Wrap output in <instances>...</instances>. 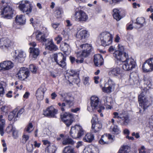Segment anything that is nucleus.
Instances as JSON below:
<instances>
[{"mask_svg": "<svg viewBox=\"0 0 153 153\" xmlns=\"http://www.w3.org/2000/svg\"><path fill=\"white\" fill-rule=\"evenodd\" d=\"M18 7L21 11L28 14L31 12L32 6L29 1L24 0L19 2Z\"/></svg>", "mask_w": 153, "mask_h": 153, "instance_id": "obj_6", "label": "nucleus"}, {"mask_svg": "<svg viewBox=\"0 0 153 153\" xmlns=\"http://www.w3.org/2000/svg\"><path fill=\"white\" fill-rule=\"evenodd\" d=\"M61 96L64 99V101L69 106L73 105L74 99V97L71 95V94L65 93L63 95H62Z\"/></svg>", "mask_w": 153, "mask_h": 153, "instance_id": "obj_20", "label": "nucleus"}, {"mask_svg": "<svg viewBox=\"0 0 153 153\" xmlns=\"http://www.w3.org/2000/svg\"><path fill=\"white\" fill-rule=\"evenodd\" d=\"M63 153H74V149L69 146L65 147L63 151Z\"/></svg>", "mask_w": 153, "mask_h": 153, "instance_id": "obj_44", "label": "nucleus"}, {"mask_svg": "<svg viewBox=\"0 0 153 153\" xmlns=\"http://www.w3.org/2000/svg\"><path fill=\"white\" fill-rule=\"evenodd\" d=\"M89 34L88 31L82 30L77 31L76 37L78 39L84 41L89 37Z\"/></svg>", "mask_w": 153, "mask_h": 153, "instance_id": "obj_18", "label": "nucleus"}, {"mask_svg": "<svg viewBox=\"0 0 153 153\" xmlns=\"http://www.w3.org/2000/svg\"><path fill=\"white\" fill-rule=\"evenodd\" d=\"M56 149V146L53 144L47 146L45 149V153H54Z\"/></svg>", "mask_w": 153, "mask_h": 153, "instance_id": "obj_32", "label": "nucleus"}, {"mask_svg": "<svg viewBox=\"0 0 153 153\" xmlns=\"http://www.w3.org/2000/svg\"><path fill=\"white\" fill-rule=\"evenodd\" d=\"M27 150L28 153H31L33 150V145L31 144L28 145L27 146Z\"/></svg>", "mask_w": 153, "mask_h": 153, "instance_id": "obj_58", "label": "nucleus"}, {"mask_svg": "<svg viewBox=\"0 0 153 153\" xmlns=\"http://www.w3.org/2000/svg\"><path fill=\"white\" fill-rule=\"evenodd\" d=\"M36 40L42 43L46 42L47 39H45L44 35L39 31L38 30L36 32Z\"/></svg>", "mask_w": 153, "mask_h": 153, "instance_id": "obj_31", "label": "nucleus"}, {"mask_svg": "<svg viewBox=\"0 0 153 153\" xmlns=\"http://www.w3.org/2000/svg\"><path fill=\"white\" fill-rule=\"evenodd\" d=\"M145 149L143 146H141L140 148L139 149V153H145Z\"/></svg>", "mask_w": 153, "mask_h": 153, "instance_id": "obj_64", "label": "nucleus"}, {"mask_svg": "<svg viewBox=\"0 0 153 153\" xmlns=\"http://www.w3.org/2000/svg\"><path fill=\"white\" fill-rule=\"evenodd\" d=\"M13 66V63L10 61H3L0 63V71L9 70L12 69Z\"/></svg>", "mask_w": 153, "mask_h": 153, "instance_id": "obj_16", "label": "nucleus"}, {"mask_svg": "<svg viewBox=\"0 0 153 153\" xmlns=\"http://www.w3.org/2000/svg\"><path fill=\"white\" fill-rule=\"evenodd\" d=\"M126 57L124 60L122 61L123 62V69L125 71H129L134 68L136 66V63L132 58H128Z\"/></svg>", "mask_w": 153, "mask_h": 153, "instance_id": "obj_5", "label": "nucleus"}, {"mask_svg": "<svg viewBox=\"0 0 153 153\" xmlns=\"http://www.w3.org/2000/svg\"><path fill=\"white\" fill-rule=\"evenodd\" d=\"M60 25V23L58 22H53L51 23V26L52 28L54 30H57Z\"/></svg>", "mask_w": 153, "mask_h": 153, "instance_id": "obj_55", "label": "nucleus"}, {"mask_svg": "<svg viewBox=\"0 0 153 153\" xmlns=\"http://www.w3.org/2000/svg\"><path fill=\"white\" fill-rule=\"evenodd\" d=\"M22 143H25L29 139V136L28 135L26 134L25 133H24L22 135Z\"/></svg>", "mask_w": 153, "mask_h": 153, "instance_id": "obj_52", "label": "nucleus"}, {"mask_svg": "<svg viewBox=\"0 0 153 153\" xmlns=\"http://www.w3.org/2000/svg\"><path fill=\"white\" fill-rule=\"evenodd\" d=\"M14 42L7 38H2L0 40V49L6 52L12 48Z\"/></svg>", "mask_w": 153, "mask_h": 153, "instance_id": "obj_4", "label": "nucleus"}, {"mask_svg": "<svg viewBox=\"0 0 153 153\" xmlns=\"http://www.w3.org/2000/svg\"><path fill=\"white\" fill-rule=\"evenodd\" d=\"M102 127V124L99 123H92L91 131L94 133L97 132L101 129Z\"/></svg>", "mask_w": 153, "mask_h": 153, "instance_id": "obj_29", "label": "nucleus"}, {"mask_svg": "<svg viewBox=\"0 0 153 153\" xmlns=\"http://www.w3.org/2000/svg\"><path fill=\"white\" fill-rule=\"evenodd\" d=\"M142 93L138 96V101L140 105L143 107L145 110L149 107L150 104V99L147 97L146 96L143 95Z\"/></svg>", "mask_w": 153, "mask_h": 153, "instance_id": "obj_12", "label": "nucleus"}, {"mask_svg": "<svg viewBox=\"0 0 153 153\" xmlns=\"http://www.w3.org/2000/svg\"><path fill=\"white\" fill-rule=\"evenodd\" d=\"M101 45L104 46L111 44L113 41V36L110 32L104 31L101 33L99 36Z\"/></svg>", "mask_w": 153, "mask_h": 153, "instance_id": "obj_1", "label": "nucleus"}, {"mask_svg": "<svg viewBox=\"0 0 153 153\" xmlns=\"http://www.w3.org/2000/svg\"><path fill=\"white\" fill-rule=\"evenodd\" d=\"M73 18L76 22L83 23L88 20V16L85 13L81 10L75 12Z\"/></svg>", "mask_w": 153, "mask_h": 153, "instance_id": "obj_7", "label": "nucleus"}, {"mask_svg": "<svg viewBox=\"0 0 153 153\" xmlns=\"http://www.w3.org/2000/svg\"><path fill=\"white\" fill-rule=\"evenodd\" d=\"M13 136L14 139H16L18 137V131L16 130V129L13 131Z\"/></svg>", "mask_w": 153, "mask_h": 153, "instance_id": "obj_63", "label": "nucleus"}, {"mask_svg": "<svg viewBox=\"0 0 153 153\" xmlns=\"http://www.w3.org/2000/svg\"><path fill=\"white\" fill-rule=\"evenodd\" d=\"M45 46L46 49L50 51H56L58 49V47L54 44L52 39L49 40Z\"/></svg>", "mask_w": 153, "mask_h": 153, "instance_id": "obj_25", "label": "nucleus"}, {"mask_svg": "<svg viewBox=\"0 0 153 153\" xmlns=\"http://www.w3.org/2000/svg\"><path fill=\"white\" fill-rule=\"evenodd\" d=\"M53 59L60 67L63 68L66 66V57L62 53L54 54L53 55Z\"/></svg>", "mask_w": 153, "mask_h": 153, "instance_id": "obj_8", "label": "nucleus"}, {"mask_svg": "<svg viewBox=\"0 0 153 153\" xmlns=\"http://www.w3.org/2000/svg\"><path fill=\"white\" fill-rule=\"evenodd\" d=\"M13 11L12 7L8 5L4 6L3 8L0 10V15L4 16L8 19L12 18L13 14Z\"/></svg>", "mask_w": 153, "mask_h": 153, "instance_id": "obj_9", "label": "nucleus"}, {"mask_svg": "<svg viewBox=\"0 0 153 153\" xmlns=\"http://www.w3.org/2000/svg\"><path fill=\"white\" fill-rule=\"evenodd\" d=\"M63 12V10L61 9L58 8L54 12L55 15L57 18H61Z\"/></svg>", "mask_w": 153, "mask_h": 153, "instance_id": "obj_42", "label": "nucleus"}, {"mask_svg": "<svg viewBox=\"0 0 153 153\" xmlns=\"http://www.w3.org/2000/svg\"><path fill=\"white\" fill-rule=\"evenodd\" d=\"M29 76V72L25 67L21 68L19 70L16 76L21 80H24Z\"/></svg>", "mask_w": 153, "mask_h": 153, "instance_id": "obj_14", "label": "nucleus"}, {"mask_svg": "<svg viewBox=\"0 0 153 153\" xmlns=\"http://www.w3.org/2000/svg\"><path fill=\"white\" fill-rule=\"evenodd\" d=\"M114 117L113 118H117L119 120L121 116H122V114H119V113L117 112H114L113 113Z\"/></svg>", "mask_w": 153, "mask_h": 153, "instance_id": "obj_62", "label": "nucleus"}, {"mask_svg": "<svg viewBox=\"0 0 153 153\" xmlns=\"http://www.w3.org/2000/svg\"><path fill=\"white\" fill-rule=\"evenodd\" d=\"M107 85H108V86L112 87V88H113L114 86V83L112 79H109L108 80L107 83L105 85L106 86Z\"/></svg>", "mask_w": 153, "mask_h": 153, "instance_id": "obj_57", "label": "nucleus"}, {"mask_svg": "<svg viewBox=\"0 0 153 153\" xmlns=\"http://www.w3.org/2000/svg\"><path fill=\"white\" fill-rule=\"evenodd\" d=\"M114 57L117 60L122 62L126 57H128V54L126 53H121L119 51H115L113 53Z\"/></svg>", "mask_w": 153, "mask_h": 153, "instance_id": "obj_23", "label": "nucleus"}, {"mask_svg": "<svg viewBox=\"0 0 153 153\" xmlns=\"http://www.w3.org/2000/svg\"><path fill=\"white\" fill-rule=\"evenodd\" d=\"M5 125V121L2 114L0 115V132L1 136L4 134L3 128Z\"/></svg>", "mask_w": 153, "mask_h": 153, "instance_id": "obj_34", "label": "nucleus"}, {"mask_svg": "<svg viewBox=\"0 0 153 153\" xmlns=\"http://www.w3.org/2000/svg\"><path fill=\"white\" fill-rule=\"evenodd\" d=\"M58 110L53 106H51L47 107L44 111L43 114L48 117H56V115L57 113Z\"/></svg>", "mask_w": 153, "mask_h": 153, "instance_id": "obj_13", "label": "nucleus"}, {"mask_svg": "<svg viewBox=\"0 0 153 153\" xmlns=\"http://www.w3.org/2000/svg\"><path fill=\"white\" fill-rule=\"evenodd\" d=\"M33 126L32 123H29L25 129L27 132L30 133L33 131Z\"/></svg>", "mask_w": 153, "mask_h": 153, "instance_id": "obj_46", "label": "nucleus"}, {"mask_svg": "<svg viewBox=\"0 0 153 153\" xmlns=\"http://www.w3.org/2000/svg\"><path fill=\"white\" fill-rule=\"evenodd\" d=\"M13 56L16 60L21 62L26 56L25 53L21 51L16 50L13 52Z\"/></svg>", "mask_w": 153, "mask_h": 153, "instance_id": "obj_19", "label": "nucleus"}, {"mask_svg": "<svg viewBox=\"0 0 153 153\" xmlns=\"http://www.w3.org/2000/svg\"><path fill=\"white\" fill-rule=\"evenodd\" d=\"M99 103V99L98 97L96 96H93L91 98V106L92 108V110L93 111L94 110L97 108V107H99V109L97 110L98 111L99 113H101L102 110H104L105 107L102 106H98Z\"/></svg>", "mask_w": 153, "mask_h": 153, "instance_id": "obj_11", "label": "nucleus"}, {"mask_svg": "<svg viewBox=\"0 0 153 153\" xmlns=\"http://www.w3.org/2000/svg\"><path fill=\"white\" fill-rule=\"evenodd\" d=\"M118 50H116L117 51H119L121 53H123V54L125 53L124 52V48L123 46L121 44H119L118 45Z\"/></svg>", "mask_w": 153, "mask_h": 153, "instance_id": "obj_60", "label": "nucleus"}, {"mask_svg": "<svg viewBox=\"0 0 153 153\" xmlns=\"http://www.w3.org/2000/svg\"><path fill=\"white\" fill-rule=\"evenodd\" d=\"M26 19L25 15H17L15 18L16 23L20 25H24L26 22Z\"/></svg>", "mask_w": 153, "mask_h": 153, "instance_id": "obj_27", "label": "nucleus"}, {"mask_svg": "<svg viewBox=\"0 0 153 153\" xmlns=\"http://www.w3.org/2000/svg\"><path fill=\"white\" fill-rule=\"evenodd\" d=\"M80 48L82 49V52H79L76 53V57L78 59L81 57H85L89 55L91 49V47L90 45L88 44H83L80 45Z\"/></svg>", "mask_w": 153, "mask_h": 153, "instance_id": "obj_3", "label": "nucleus"}, {"mask_svg": "<svg viewBox=\"0 0 153 153\" xmlns=\"http://www.w3.org/2000/svg\"><path fill=\"white\" fill-rule=\"evenodd\" d=\"M60 48L61 50L64 52H66L70 49L69 45L65 42L61 44Z\"/></svg>", "mask_w": 153, "mask_h": 153, "instance_id": "obj_39", "label": "nucleus"}, {"mask_svg": "<svg viewBox=\"0 0 153 153\" xmlns=\"http://www.w3.org/2000/svg\"><path fill=\"white\" fill-rule=\"evenodd\" d=\"M85 131L82 127L79 125H76L71 127L70 134L74 138H77L81 137L85 133Z\"/></svg>", "mask_w": 153, "mask_h": 153, "instance_id": "obj_2", "label": "nucleus"}, {"mask_svg": "<svg viewBox=\"0 0 153 153\" xmlns=\"http://www.w3.org/2000/svg\"><path fill=\"white\" fill-rule=\"evenodd\" d=\"M29 68L30 70L33 73H36L37 71V68L33 65L31 64L30 65Z\"/></svg>", "mask_w": 153, "mask_h": 153, "instance_id": "obj_56", "label": "nucleus"}, {"mask_svg": "<svg viewBox=\"0 0 153 153\" xmlns=\"http://www.w3.org/2000/svg\"><path fill=\"white\" fill-rule=\"evenodd\" d=\"M127 39L129 43H132L134 42L133 36L131 34H128L127 35Z\"/></svg>", "mask_w": 153, "mask_h": 153, "instance_id": "obj_54", "label": "nucleus"}, {"mask_svg": "<svg viewBox=\"0 0 153 153\" xmlns=\"http://www.w3.org/2000/svg\"><path fill=\"white\" fill-rule=\"evenodd\" d=\"M54 40L56 42L57 44H59L62 40V38L60 35H58L54 38Z\"/></svg>", "mask_w": 153, "mask_h": 153, "instance_id": "obj_59", "label": "nucleus"}, {"mask_svg": "<svg viewBox=\"0 0 153 153\" xmlns=\"http://www.w3.org/2000/svg\"><path fill=\"white\" fill-rule=\"evenodd\" d=\"M62 121L67 126H69L73 122V116L68 113H65L61 116Z\"/></svg>", "mask_w": 153, "mask_h": 153, "instance_id": "obj_17", "label": "nucleus"}, {"mask_svg": "<svg viewBox=\"0 0 153 153\" xmlns=\"http://www.w3.org/2000/svg\"><path fill=\"white\" fill-rule=\"evenodd\" d=\"M128 146H123L121 148L119 149L118 153H128Z\"/></svg>", "mask_w": 153, "mask_h": 153, "instance_id": "obj_50", "label": "nucleus"}, {"mask_svg": "<svg viewBox=\"0 0 153 153\" xmlns=\"http://www.w3.org/2000/svg\"><path fill=\"white\" fill-rule=\"evenodd\" d=\"M112 88V87L108 86L107 87H102V89L103 92L107 93H110L111 92Z\"/></svg>", "mask_w": 153, "mask_h": 153, "instance_id": "obj_51", "label": "nucleus"}, {"mask_svg": "<svg viewBox=\"0 0 153 153\" xmlns=\"http://www.w3.org/2000/svg\"><path fill=\"white\" fill-rule=\"evenodd\" d=\"M0 109L2 111L6 113L8 111L9 108L7 105H3L1 106Z\"/></svg>", "mask_w": 153, "mask_h": 153, "instance_id": "obj_53", "label": "nucleus"}, {"mask_svg": "<svg viewBox=\"0 0 153 153\" xmlns=\"http://www.w3.org/2000/svg\"><path fill=\"white\" fill-rule=\"evenodd\" d=\"M113 11L114 12L113 16L114 18L117 21L120 20L121 19V16L120 15V11L116 9H114Z\"/></svg>", "mask_w": 153, "mask_h": 153, "instance_id": "obj_38", "label": "nucleus"}, {"mask_svg": "<svg viewBox=\"0 0 153 153\" xmlns=\"http://www.w3.org/2000/svg\"><path fill=\"white\" fill-rule=\"evenodd\" d=\"M94 62L96 66H100L103 64V59L101 55L97 54L94 56Z\"/></svg>", "mask_w": 153, "mask_h": 153, "instance_id": "obj_26", "label": "nucleus"}, {"mask_svg": "<svg viewBox=\"0 0 153 153\" xmlns=\"http://www.w3.org/2000/svg\"><path fill=\"white\" fill-rule=\"evenodd\" d=\"M68 74H69L71 77H72L71 79H73V82L74 83H75V81H77V82H79V79H75L73 78V77L74 76H76V74L75 72L73 70H71L69 71V72L68 73Z\"/></svg>", "mask_w": 153, "mask_h": 153, "instance_id": "obj_43", "label": "nucleus"}, {"mask_svg": "<svg viewBox=\"0 0 153 153\" xmlns=\"http://www.w3.org/2000/svg\"><path fill=\"white\" fill-rule=\"evenodd\" d=\"M108 75L112 77L120 78L123 76L122 71L118 67H112L109 69Z\"/></svg>", "mask_w": 153, "mask_h": 153, "instance_id": "obj_10", "label": "nucleus"}, {"mask_svg": "<svg viewBox=\"0 0 153 153\" xmlns=\"http://www.w3.org/2000/svg\"><path fill=\"white\" fill-rule=\"evenodd\" d=\"M46 90V89L44 86H42L39 88L37 91L36 96L38 100H42L43 99L44 94Z\"/></svg>", "mask_w": 153, "mask_h": 153, "instance_id": "obj_24", "label": "nucleus"}, {"mask_svg": "<svg viewBox=\"0 0 153 153\" xmlns=\"http://www.w3.org/2000/svg\"><path fill=\"white\" fill-rule=\"evenodd\" d=\"M16 110H14L13 111L11 112L8 116L9 120H11L13 118H14V120H16L17 118H16L15 116L16 115Z\"/></svg>", "mask_w": 153, "mask_h": 153, "instance_id": "obj_41", "label": "nucleus"}, {"mask_svg": "<svg viewBox=\"0 0 153 153\" xmlns=\"http://www.w3.org/2000/svg\"><path fill=\"white\" fill-rule=\"evenodd\" d=\"M135 24L137 25L135 26L136 28H139L144 26L146 24L145 19L143 17L137 18Z\"/></svg>", "mask_w": 153, "mask_h": 153, "instance_id": "obj_28", "label": "nucleus"}, {"mask_svg": "<svg viewBox=\"0 0 153 153\" xmlns=\"http://www.w3.org/2000/svg\"><path fill=\"white\" fill-rule=\"evenodd\" d=\"M30 56L33 60H35L39 54V51L38 48L30 47L29 49Z\"/></svg>", "mask_w": 153, "mask_h": 153, "instance_id": "obj_22", "label": "nucleus"}, {"mask_svg": "<svg viewBox=\"0 0 153 153\" xmlns=\"http://www.w3.org/2000/svg\"><path fill=\"white\" fill-rule=\"evenodd\" d=\"M120 118L117 122L122 126H127L130 122V120L128 116L126 114H122Z\"/></svg>", "mask_w": 153, "mask_h": 153, "instance_id": "obj_21", "label": "nucleus"}, {"mask_svg": "<svg viewBox=\"0 0 153 153\" xmlns=\"http://www.w3.org/2000/svg\"><path fill=\"white\" fill-rule=\"evenodd\" d=\"M142 69L143 71L145 72H150L153 70V69L150 67V65H149V64L146 62V60L143 65Z\"/></svg>", "mask_w": 153, "mask_h": 153, "instance_id": "obj_36", "label": "nucleus"}, {"mask_svg": "<svg viewBox=\"0 0 153 153\" xmlns=\"http://www.w3.org/2000/svg\"><path fill=\"white\" fill-rule=\"evenodd\" d=\"M114 137L110 134H106L102 135L99 141V143L101 144H107L111 143Z\"/></svg>", "mask_w": 153, "mask_h": 153, "instance_id": "obj_15", "label": "nucleus"}, {"mask_svg": "<svg viewBox=\"0 0 153 153\" xmlns=\"http://www.w3.org/2000/svg\"><path fill=\"white\" fill-rule=\"evenodd\" d=\"M6 83L4 82H0V96L2 97L5 93L4 88Z\"/></svg>", "mask_w": 153, "mask_h": 153, "instance_id": "obj_45", "label": "nucleus"}, {"mask_svg": "<svg viewBox=\"0 0 153 153\" xmlns=\"http://www.w3.org/2000/svg\"><path fill=\"white\" fill-rule=\"evenodd\" d=\"M84 153H99L98 148L94 146H91L84 150Z\"/></svg>", "mask_w": 153, "mask_h": 153, "instance_id": "obj_33", "label": "nucleus"}, {"mask_svg": "<svg viewBox=\"0 0 153 153\" xmlns=\"http://www.w3.org/2000/svg\"><path fill=\"white\" fill-rule=\"evenodd\" d=\"M15 128L13 127V125L11 124H10L9 126L7 127L6 129L7 132L8 133H10L11 132H13Z\"/></svg>", "mask_w": 153, "mask_h": 153, "instance_id": "obj_49", "label": "nucleus"}, {"mask_svg": "<svg viewBox=\"0 0 153 153\" xmlns=\"http://www.w3.org/2000/svg\"><path fill=\"white\" fill-rule=\"evenodd\" d=\"M14 110H16V115L15 116L16 118H17L19 117L22 114L24 111V109L23 108H21L19 111H18V109L17 108H16Z\"/></svg>", "mask_w": 153, "mask_h": 153, "instance_id": "obj_48", "label": "nucleus"}, {"mask_svg": "<svg viewBox=\"0 0 153 153\" xmlns=\"http://www.w3.org/2000/svg\"><path fill=\"white\" fill-rule=\"evenodd\" d=\"M139 80V77L136 73H133L130 74L129 81L130 84L137 83L138 82Z\"/></svg>", "mask_w": 153, "mask_h": 153, "instance_id": "obj_30", "label": "nucleus"}, {"mask_svg": "<svg viewBox=\"0 0 153 153\" xmlns=\"http://www.w3.org/2000/svg\"><path fill=\"white\" fill-rule=\"evenodd\" d=\"M111 129L113 133L116 134H118L121 132L120 128L117 125L112 126L111 127Z\"/></svg>", "mask_w": 153, "mask_h": 153, "instance_id": "obj_40", "label": "nucleus"}, {"mask_svg": "<svg viewBox=\"0 0 153 153\" xmlns=\"http://www.w3.org/2000/svg\"><path fill=\"white\" fill-rule=\"evenodd\" d=\"M94 135L90 133H87L83 138V140L85 142L91 143L94 139Z\"/></svg>", "mask_w": 153, "mask_h": 153, "instance_id": "obj_35", "label": "nucleus"}, {"mask_svg": "<svg viewBox=\"0 0 153 153\" xmlns=\"http://www.w3.org/2000/svg\"><path fill=\"white\" fill-rule=\"evenodd\" d=\"M89 77L88 76L83 78V83L85 85H88L89 84Z\"/></svg>", "mask_w": 153, "mask_h": 153, "instance_id": "obj_61", "label": "nucleus"}, {"mask_svg": "<svg viewBox=\"0 0 153 153\" xmlns=\"http://www.w3.org/2000/svg\"><path fill=\"white\" fill-rule=\"evenodd\" d=\"M103 99L105 102L104 105L106 106H108V107H107L108 108L111 109V107L109 105V104L111 103V102L108 101V100L111 99L110 98H108L106 96H104L103 97Z\"/></svg>", "mask_w": 153, "mask_h": 153, "instance_id": "obj_47", "label": "nucleus"}, {"mask_svg": "<svg viewBox=\"0 0 153 153\" xmlns=\"http://www.w3.org/2000/svg\"><path fill=\"white\" fill-rule=\"evenodd\" d=\"M62 143L63 145H66L69 144L72 145L74 144V142L68 137L65 136L63 139Z\"/></svg>", "mask_w": 153, "mask_h": 153, "instance_id": "obj_37", "label": "nucleus"}]
</instances>
